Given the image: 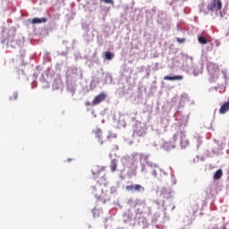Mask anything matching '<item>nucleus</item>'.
I'll list each match as a JSON object with an SVG mask.
<instances>
[{
    "label": "nucleus",
    "mask_w": 229,
    "mask_h": 229,
    "mask_svg": "<svg viewBox=\"0 0 229 229\" xmlns=\"http://www.w3.org/2000/svg\"><path fill=\"white\" fill-rule=\"evenodd\" d=\"M207 8L208 12H219L223 8V2L221 0H211Z\"/></svg>",
    "instance_id": "nucleus-1"
},
{
    "label": "nucleus",
    "mask_w": 229,
    "mask_h": 229,
    "mask_svg": "<svg viewBox=\"0 0 229 229\" xmlns=\"http://www.w3.org/2000/svg\"><path fill=\"white\" fill-rule=\"evenodd\" d=\"M208 72H209L210 76L213 78H216V76H218L219 74V67L216 65L214 63H208Z\"/></svg>",
    "instance_id": "nucleus-2"
},
{
    "label": "nucleus",
    "mask_w": 229,
    "mask_h": 229,
    "mask_svg": "<svg viewBox=\"0 0 229 229\" xmlns=\"http://www.w3.org/2000/svg\"><path fill=\"white\" fill-rule=\"evenodd\" d=\"M125 189L128 192H144V191H146V189L140 184L127 185Z\"/></svg>",
    "instance_id": "nucleus-3"
},
{
    "label": "nucleus",
    "mask_w": 229,
    "mask_h": 229,
    "mask_svg": "<svg viewBox=\"0 0 229 229\" xmlns=\"http://www.w3.org/2000/svg\"><path fill=\"white\" fill-rule=\"evenodd\" d=\"M106 99V94H105V92H102L94 98L92 101V105L93 106H96L100 103H103V101H105Z\"/></svg>",
    "instance_id": "nucleus-4"
},
{
    "label": "nucleus",
    "mask_w": 229,
    "mask_h": 229,
    "mask_svg": "<svg viewBox=\"0 0 229 229\" xmlns=\"http://www.w3.org/2000/svg\"><path fill=\"white\" fill-rule=\"evenodd\" d=\"M105 171V168L99 165H94L91 169V173L95 178V180H98L99 178V174Z\"/></svg>",
    "instance_id": "nucleus-5"
},
{
    "label": "nucleus",
    "mask_w": 229,
    "mask_h": 229,
    "mask_svg": "<svg viewBox=\"0 0 229 229\" xmlns=\"http://www.w3.org/2000/svg\"><path fill=\"white\" fill-rule=\"evenodd\" d=\"M93 133L95 134L96 139H98V142L100 144H104L105 142L103 141V131L101 129L98 128L93 131Z\"/></svg>",
    "instance_id": "nucleus-6"
},
{
    "label": "nucleus",
    "mask_w": 229,
    "mask_h": 229,
    "mask_svg": "<svg viewBox=\"0 0 229 229\" xmlns=\"http://www.w3.org/2000/svg\"><path fill=\"white\" fill-rule=\"evenodd\" d=\"M163 80L167 81H182V80H183V75H175V76L166 75L163 78Z\"/></svg>",
    "instance_id": "nucleus-7"
},
{
    "label": "nucleus",
    "mask_w": 229,
    "mask_h": 229,
    "mask_svg": "<svg viewBox=\"0 0 229 229\" xmlns=\"http://www.w3.org/2000/svg\"><path fill=\"white\" fill-rule=\"evenodd\" d=\"M181 146L182 148H187L189 146V140H187V136L182 132H181Z\"/></svg>",
    "instance_id": "nucleus-8"
},
{
    "label": "nucleus",
    "mask_w": 229,
    "mask_h": 229,
    "mask_svg": "<svg viewBox=\"0 0 229 229\" xmlns=\"http://www.w3.org/2000/svg\"><path fill=\"white\" fill-rule=\"evenodd\" d=\"M226 112H229V100L224 103L219 109V114H226Z\"/></svg>",
    "instance_id": "nucleus-9"
},
{
    "label": "nucleus",
    "mask_w": 229,
    "mask_h": 229,
    "mask_svg": "<svg viewBox=\"0 0 229 229\" xmlns=\"http://www.w3.org/2000/svg\"><path fill=\"white\" fill-rule=\"evenodd\" d=\"M42 22H47V18H33L32 24H42Z\"/></svg>",
    "instance_id": "nucleus-10"
},
{
    "label": "nucleus",
    "mask_w": 229,
    "mask_h": 229,
    "mask_svg": "<svg viewBox=\"0 0 229 229\" xmlns=\"http://www.w3.org/2000/svg\"><path fill=\"white\" fill-rule=\"evenodd\" d=\"M110 169L112 173H115L117 171V161L115 159L111 161Z\"/></svg>",
    "instance_id": "nucleus-11"
},
{
    "label": "nucleus",
    "mask_w": 229,
    "mask_h": 229,
    "mask_svg": "<svg viewBox=\"0 0 229 229\" xmlns=\"http://www.w3.org/2000/svg\"><path fill=\"white\" fill-rule=\"evenodd\" d=\"M223 176V170L218 169L215 174H214V180H220Z\"/></svg>",
    "instance_id": "nucleus-12"
},
{
    "label": "nucleus",
    "mask_w": 229,
    "mask_h": 229,
    "mask_svg": "<svg viewBox=\"0 0 229 229\" xmlns=\"http://www.w3.org/2000/svg\"><path fill=\"white\" fill-rule=\"evenodd\" d=\"M198 41L199 42V44H208V40L207 39V38L203 37V36H199L198 38Z\"/></svg>",
    "instance_id": "nucleus-13"
},
{
    "label": "nucleus",
    "mask_w": 229,
    "mask_h": 229,
    "mask_svg": "<svg viewBox=\"0 0 229 229\" xmlns=\"http://www.w3.org/2000/svg\"><path fill=\"white\" fill-rule=\"evenodd\" d=\"M114 56V55L113 53L108 52V51L105 52L106 60H113Z\"/></svg>",
    "instance_id": "nucleus-14"
},
{
    "label": "nucleus",
    "mask_w": 229,
    "mask_h": 229,
    "mask_svg": "<svg viewBox=\"0 0 229 229\" xmlns=\"http://www.w3.org/2000/svg\"><path fill=\"white\" fill-rule=\"evenodd\" d=\"M98 185H106V178L105 176H101L100 180H97Z\"/></svg>",
    "instance_id": "nucleus-15"
},
{
    "label": "nucleus",
    "mask_w": 229,
    "mask_h": 229,
    "mask_svg": "<svg viewBox=\"0 0 229 229\" xmlns=\"http://www.w3.org/2000/svg\"><path fill=\"white\" fill-rule=\"evenodd\" d=\"M19 98V93L14 92L13 95L9 98L10 101H16V99Z\"/></svg>",
    "instance_id": "nucleus-16"
},
{
    "label": "nucleus",
    "mask_w": 229,
    "mask_h": 229,
    "mask_svg": "<svg viewBox=\"0 0 229 229\" xmlns=\"http://www.w3.org/2000/svg\"><path fill=\"white\" fill-rule=\"evenodd\" d=\"M102 3H105L106 4H111V6H114V0H100Z\"/></svg>",
    "instance_id": "nucleus-17"
},
{
    "label": "nucleus",
    "mask_w": 229,
    "mask_h": 229,
    "mask_svg": "<svg viewBox=\"0 0 229 229\" xmlns=\"http://www.w3.org/2000/svg\"><path fill=\"white\" fill-rule=\"evenodd\" d=\"M106 139L107 140H110V139H115V135L110 133L109 135H107Z\"/></svg>",
    "instance_id": "nucleus-18"
},
{
    "label": "nucleus",
    "mask_w": 229,
    "mask_h": 229,
    "mask_svg": "<svg viewBox=\"0 0 229 229\" xmlns=\"http://www.w3.org/2000/svg\"><path fill=\"white\" fill-rule=\"evenodd\" d=\"M152 175L154 178H157V170L152 171Z\"/></svg>",
    "instance_id": "nucleus-19"
},
{
    "label": "nucleus",
    "mask_w": 229,
    "mask_h": 229,
    "mask_svg": "<svg viewBox=\"0 0 229 229\" xmlns=\"http://www.w3.org/2000/svg\"><path fill=\"white\" fill-rule=\"evenodd\" d=\"M85 105H86V106H90V105H92V104H90V102H86Z\"/></svg>",
    "instance_id": "nucleus-20"
},
{
    "label": "nucleus",
    "mask_w": 229,
    "mask_h": 229,
    "mask_svg": "<svg viewBox=\"0 0 229 229\" xmlns=\"http://www.w3.org/2000/svg\"><path fill=\"white\" fill-rule=\"evenodd\" d=\"M177 41H178V42H185V39H182V40H181L180 38H177Z\"/></svg>",
    "instance_id": "nucleus-21"
},
{
    "label": "nucleus",
    "mask_w": 229,
    "mask_h": 229,
    "mask_svg": "<svg viewBox=\"0 0 229 229\" xmlns=\"http://www.w3.org/2000/svg\"><path fill=\"white\" fill-rule=\"evenodd\" d=\"M72 159V158H68L67 159V162H71Z\"/></svg>",
    "instance_id": "nucleus-22"
},
{
    "label": "nucleus",
    "mask_w": 229,
    "mask_h": 229,
    "mask_svg": "<svg viewBox=\"0 0 229 229\" xmlns=\"http://www.w3.org/2000/svg\"><path fill=\"white\" fill-rule=\"evenodd\" d=\"M222 229H226V226L222 227Z\"/></svg>",
    "instance_id": "nucleus-23"
},
{
    "label": "nucleus",
    "mask_w": 229,
    "mask_h": 229,
    "mask_svg": "<svg viewBox=\"0 0 229 229\" xmlns=\"http://www.w3.org/2000/svg\"><path fill=\"white\" fill-rule=\"evenodd\" d=\"M182 1H185V0H182Z\"/></svg>",
    "instance_id": "nucleus-24"
}]
</instances>
